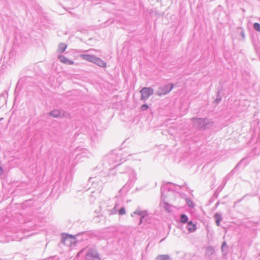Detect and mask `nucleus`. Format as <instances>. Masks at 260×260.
<instances>
[{
    "instance_id": "412c9836",
    "label": "nucleus",
    "mask_w": 260,
    "mask_h": 260,
    "mask_svg": "<svg viewBox=\"0 0 260 260\" xmlns=\"http://www.w3.org/2000/svg\"><path fill=\"white\" fill-rule=\"evenodd\" d=\"M3 172V169L2 167L0 166V175H1Z\"/></svg>"
},
{
    "instance_id": "9b49d317",
    "label": "nucleus",
    "mask_w": 260,
    "mask_h": 260,
    "mask_svg": "<svg viewBox=\"0 0 260 260\" xmlns=\"http://www.w3.org/2000/svg\"><path fill=\"white\" fill-rule=\"evenodd\" d=\"M237 32L240 34L241 37V38H239V40H244L245 38V33L243 31V30L241 28H238V29H237Z\"/></svg>"
},
{
    "instance_id": "6ab92c4d",
    "label": "nucleus",
    "mask_w": 260,
    "mask_h": 260,
    "mask_svg": "<svg viewBox=\"0 0 260 260\" xmlns=\"http://www.w3.org/2000/svg\"><path fill=\"white\" fill-rule=\"evenodd\" d=\"M149 107L147 105L144 104V105H142V106L141 107V110H145L147 109Z\"/></svg>"
},
{
    "instance_id": "a211bd4d",
    "label": "nucleus",
    "mask_w": 260,
    "mask_h": 260,
    "mask_svg": "<svg viewBox=\"0 0 260 260\" xmlns=\"http://www.w3.org/2000/svg\"><path fill=\"white\" fill-rule=\"evenodd\" d=\"M119 213L120 215H124L125 213V211L124 208H121L119 211Z\"/></svg>"
},
{
    "instance_id": "39448f33",
    "label": "nucleus",
    "mask_w": 260,
    "mask_h": 260,
    "mask_svg": "<svg viewBox=\"0 0 260 260\" xmlns=\"http://www.w3.org/2000/svg\"><path fill=\"white\" fill-rule=\"evenodd\" d=\"M81 57L86 60L93 62L95 56L89 54H83L81 55Z\"/></svg>"
},
{
    "instance_id": "f3484780",
    "label": "nucleus",
    "mask_w": 260,
    "mask_h": 260,
    "mask_svg": "<svg viewBox=\"0 0 260 260\" xmlns=\"http://www.w3.org/2000/svg\"><path fill=\"white\" fill-rule=\"evenodd\" d=\"M87 255H88V256H93V257L95 256V257H97V256H96V253L95 252H94V251H89V252L88 253Z\"/></svg>"
},
{
    "instance_id": "2eb2a0df",
    "label": "nucleus",
    "mask_w": 260,
    "mask_h": 260,
    "mask_svg": "<svg viewBox=\"0 0 260 260\" xmlns=\"http://www.w3.org/2000/svg\"><path fill=\"white\" fill-rule=\"evenodd\" d=\"M253 28L254 29L259 32H260V24L257 23V22H255L253 24Z\"/></svg>"
},
{
    "instance_id": "6e6552de",
    "label": "nucleus",
    "mask_w": 260,
    "mask_h": 260,
    "mask_svg": "<svg viewBox=\"0 0 260 260\" xmlns=\"http://www.w3.org/2000/svg\"><path fill=\"white\" fill-rule=\"evenodd\" d=\"M63 242L66 243V241L68 239H75V237L72 235L63 234L62 236Z\"/></svg>"
},
{
    "instance_id": "f8f14e48",
    "label": "nucleus",
    "mask_w": 260,
    "mask_h": 260,
    "mask_svg": "<svg viewBox=\"0 0 260 260\" xmlns=\"http://www.w3.org/2000/svg\"><path fill=\"white\" fill-rule=\"evenodd\" d=\"M156 260H170L169 257L166 255H159L156 257Z\"/></svg>"
},
{
    "instance_id": "dca6fc26",
    "label": "nucleus",
    "mask_w": 260,
    "mask_h": 260,
    "mask_svg": "<svg viewBox=\"0 0 260 260\" xmlns=\"http://www.w3.org/2000/svg\"><path fill=\"white\" fill-rule=\"evenodd\" d=\"M186 202L187 204L190 207L193 208V204L192 201L189 199H186Z\"/></svg>"
},
{
    "instance_id": "7ed1b4c3",
    "label": "nucleus",
    "mask_w": 260,
    "mask_h": 260,
    "mask_svg": "<svg viewBox=\"0 0 260 260\" xmlns=\"http://www.w3.org/2000/svg\"><path fill=\"white\" fill-rule=\"evenodd\" d=\"M93 63L96 64L98 66L106 68V63L103 60L101 59L100 58L95 57Z\"/></svg>"
},
{
    "instance_id": "0eeeda50",
    "label": "nucleus",
    "mask_w": 260,
    "mask_h": 260,
    "mask_svg": "<svg viewBox=\"0 0 260 260\" xmlns=\"http://www.w3.org/2000/svg\"><path fill=\"white\" fill-rule=\"evenodd\" d=\"M67 47V45L64 43H61L58 46V51L60 53L63 52Z\"/></svg>"
},
{
    "instance_id": "4468645a",
    "label": "nucleus",
    "mask_w": 260,
    "mask_h": 260,
    "mask_svg": "<svg viewBox=\"0 0 260 260\" xmlns=\"http://www.w3.org/2000/svg\"><path fill=\"white\" fill-rule=\"evenodd\" d=\"M215 218L216 219V223L217 226L219 225L220 221L221 220L220 215L218 214H216L215 215Z\"/></svg>"
},
{
    "instance_id": "ddd939ff",
    "label": "nucleus",
    "mask_w": 260,
    "mask_h": 260,
    "mask_svg": "<svg viewBox=\"0 0 260 260\" xmlns=\"http://www.w3.org/2000/svg\"><path fill=\"white\" fill-rule=\"evenodd\" d=\"M187 220H188V217H187V216L186 215L182 214L181 215L180 222L181 223H184L187 222Z\"/></svg>"
},
{
    "instance_id": "1a4fd4ad",
    "label": "nucleus",
    "mask_w": 260,
    "mask_h": 260,
    "mask_svg": "<svg viewBox=\"0 0 260 260\" xmlns=\"http://www.w3.org/2000/svg\"><path fill=\"white\" fill-rule=\"evenodd\" d=\"M50 115L54 117H58L61 116V112L58 110H55L50 113Z\"/></svg>"
},
{
    "instance_id": "f257e3e1",
    "label": "nucleus",
    "mask_w": 260,
    "mask_h": 260,
    "mask_svg": "<svg viewBox=\"0 0 260 260\" xmlns=\"http://www.w3.org/2000/svg\"><path fill=\"white\" fill-rule=\"evenodd\" d=\"M141 99L145 100L153 93V89L150 87H144L140 90Z\"/></svg>"
},
{
    "instance_id": "20e7f679",
    "label": "nucleus",
    "mask_w": 260,
    "mask_h": 260,
    "mask_svg": "<svg viewBox=\"0 0 260 260\" xmlns=\"http://www.w3.org/2000/svg\"><path fill=\"white\" fill-rule=\"evenodd\" d=\"M58 57L60 61L63 63L72 65L74 63L73 60L68 59L66 57L63 55H59Z\"/></svg>"
},
{
    "instance_id": "423d86ee",
    "label": "nucleus",
    "mask_w": 260,
    "mask_h": 260,
    "mask_svg": "<svg viewBox=\"0 0 260 260\" xmlns=\"http://www.w3.org/2000/svg\"><path fill=\"white\" fill-rule=\"evenodd\" d=\"M196 225L191 221L187 223V230L189 232H193L196 230Z\"/></svg>"
},
{
    "instance_id": "aec40b11",
    "label": "nucleus",
    "mask_w": 260,
    "mask_h": 260,
    "mask_svg": "<svg viewBox=\"0 0 260 260\" xmlns=\"http://www.w3.org/2000/svg\"><path fill=\"white\" fill-rule=\"evenodd\" d=\"M225 246H226V242H224L223 243V244H222V247H221V249H222V251H223L224 249V248H225Z\"/></svg>"
},
{
    "instance_id": "9d476101",
    "label": "nucleus",
    "mask_w": 260,
    "mask_h": 260,
    "mask_svg": "<svg viewBox=\"0 0 260 260\" xmlns=\"http://www.w3.org/2000/svg\"><path fill=\"white\" fill-rule=\"evenodd\" d=\"M248 164V162L247 161L246 158H244L241 160V161L237 165L236 168L238 167L240 165H243L244 167L246 166Z\"/></svg>"
},
{
    "instance_id": "4be33fe9",
    "label": "nucleus",
    "mask_w": 260,
    "mask_h": 260,
    "mask_svg": "<svg viewBox=\"0 0 260 260\" xmlns=\"http://www.w3.org/2000/svg\"><path fill=\"white\" fill-rule=\"evenodd\" d=\"M142 222V219H141L140 220V223Z\"/></svg>"
},
{
    "instance_id": "f03ea898",
    "label": "nucleus",
    "mask_w": 260,
    "mask_h": 260,
    "mask_svg": "<svg viewBox=\"0 0 260 260\" xmlns=\"http://www.w3.org/2000/svg\"><path fill=\"white\" fill-rule=\"evenodd\" d=\"M173 88L172 84H168L164 86L159 88L157 92V94L158 95H165L169 92Z\"/></svg>"
}]
</instances>
